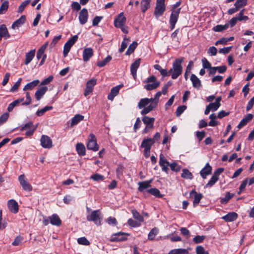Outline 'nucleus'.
<instances>
[{"instance_id": "obj_1", "label": "nucleus", "mask_w": 254, "mask_h": 254, "mask_svg": "<svg viewBox=\"0 0 254 254\" xmlns=\"http://www.w3.org/2000/svg\"><path fill=\"white\" fill-rule=\"evenodd\" d=\"M159 164L162 167V170L166 173L169 171L168 166L170 167L172 171L176 172H179L181 168V166L175 162L170 163L162 154L159 156Z\"/></svg>"}, {"instance_id": "obj_2", "label": "nucleus", "mask_w": 254, "mask_h": 254, "mask_svg": "<svg viewBox=\"0 0 254 254\" xmlns=\"http://www.w3.org/2000/svg\"><path fill=\"white\" fill-rule=\"evenodd\" d=\"M183 59H176L173 64V72L171 77L173 79H177L182 73V66L181 65Z\"/></svg>"}, {"instance_id": "obj_3", "label": "nucleus", "mask_w": 254, "mask_h": 254, "mask_svg": "<svg viewBox=\"0 0 254 254\" xmlns=\"http://www.w3.org/2000/svg\"><path fill=\"white\" fill-rule=\"evenodd\" d=\"M166 10L165 0H157L154 15L156 18L162 16Z\"/></svg>"}, {"instance_id": "obj_4", "label": "nucleus", "mask_w": 254, "mask_h": 254, "mask_svg": "<svg viewBox=\"0 0 254 254\" xmlns=\"http://www.w3.org/2000/svg\"><path fill=\"white\" fill-rule=\"evenodd\" d=\"M126 18L124 16L123 12L121 13L114 20V25L116 27L120 28L125 33H127V30L124 27Z\"/></svg>"}, {"instance_id": "obj_5", "label": "nucleus", "mask_w": 254, "mask_h": 254, "mask_svg": "<svg viewBox=\"0 0 254 254\" xmlns=\"http://www.w3.org/2000/svg\"><path fill=\"white\" fill-rule=\"evenodd\" d=\"M142 121L146 125L145 128L142 131L143 134L147 133L150 130V129L153 128L155 121V119L154 118L144 116L142 119Z\"/></svg>"}, {"instance_id": "obj_6", "label": "nucleus", "mask_w": 254, "mask_h": 254, "mask_svg": "<svg viewBox=\"0 0 254 254\" xmlns=\"http://www.w3.org/2000/svg\"><path fill=\"white\" fill-rule=\"evenodd\" d=\"M100 214V210L92 211L90 215L87 216V220L93 221L96 225L100 226L101 221Z\"/></svg>"}, {"instance_id": "obj_7", "label": "nucleus", "mask_w": 254, "mask_h": 254, "mask_svg": "<svg viewBox=\"0 0 254 254\" xmlns=\"http://www.w3.org/2000/svg\"><path fill=\"white\" fill-rule=\"evenodd\" d=\"M87 147L88 149L93 151H97L99 149V146L97 143L96 137L93 133H90L88 136Z\"/></svg>"}, {"instance_id": "obj_8", "label": "nucleus", "mask_w": 254, "mask_h": 254, "mask_svg": "<svg viewBox=\"0 0 254 254\" xmlns=\"http://www.w3.org/2000/svg\"><path fill=\"white\" fill-rule=\"evenodd\" d=\"M181 11V8H179L176 10L171 11V13L170 16L169 22H170V28L171 30L174 29L175 25L177 22L179 14Z\"/></svg>"}, {"instance_id": "obj_9", "label": "nucleus", "mask_w": 254, "mask_h": 254, "mask_svg": "<svg viewBox=\"0 0 254 254\" xmlns=\"http://www.w3.org/2000/svg\"><path fill=\"white\" fill-rule=\"evenodd\" d=\"M96 83L97 79L96 78H92L87 82L84 93V95L85 97L87 96L93 92V88L96 84Z\"/></svg>"}, {"instance_id": "obj_10", "label": "nucleus", "mask_w": 254, "mask_h": 254, "mask_svg": "<svg viewBox=\"0 0 254 254\" xmlns=\"http://www.w3.org/2000/svg\"><path fill=\"white\" fill-rule=\"evenodd\" d=\"M140 62L141 59H137L130 65V73L134 80L137 78L136 72L140 64Z\"/></svg>"}, {"instance_id": "obj_11", "label": "nucleus", "mask_w": 254, "mask_h": 254, "mask_svg": "<svg viewBox=\"0 0 254 254\" xmlns=\"http://www.w3.org/2000/svg\"><path fill=\"white\" fill-rule=\"evenodd\" d=\"M41 145L44 148H50L52 147V140L47 135H42L41 139Z\"/></svg>"}, {"instance_id": "obj_12", "label": "nucleus", "mask_w": 254, "mask_h": 254, "mask_svg": "<svg viewBox=\"0 0 254 254\" xmlns=\"http://www.w3.org/2000/svg\"><path fill=\"white\" fill-rule=\"evenodd\" d=\"M7 207L9 211L12 213L16 214L18 212L19 206L18 203L13 199L8 200Z\"/></svg>"}, {"instance_id": "obj_13", "label": "nucleus", "mask_w": 254, "mask_h": 254, "mask_svg": "<svg viewBox=\"0 0 254 254\" xmlns=\"http://www.w3.org/2000/svg\"><path fill=\"white\" fill-rule=\"evenodd\" d=\"M124 87L123 84H119L113 88H112L111 90L110 93L108 95V99L109 100L113 101L119 92L121 88Z\"/></svg>"}, {"instance_id": "obj_14", "label": "nucleus", "mask_w": 254, "mask_h": 254, "mask_svg": "<svg viewBox=\"0 0 254 254\" xmlns=\"http://www.w3.org/2000/svg\"><path fill=\"white\" fill-rule=\"evenodd\" d=\"M88 12L86 8H83L79 13V20L81 24H85L88 20Z\"/></svg>"}, {"instance_id": "obj_15", "label": "nucleus", "mask_w": 254, "mask_h": 254, "mask_svg": "<svg viewBox=\"0 0 254 254\" xmlns=\"http://www.w3.org/2000/svg\"><path fill=\"white\" fill-rule=\"evenodd\" d=\"M194 196V200L193 201V205L194 207L197 206L200 202V200L203 197V194L201 193H197L194 190H192L190 193V196Z\"/></svg>"}, {"instance_id": "obj_16", "label": "nucleus", "mask_w": 254, "mask_h": 254, "mask_svg": "<svg viewBox=\"0 0 254 254\" xmlns=\"http://www.w3.org/2000/svg\"><path fill=\"white\" fill-rule=\"evenodd\" d=\"M127 233L118 232L112 235L110 241L111 242H119L126 240Z\"/></svg>"}, {"instance_id": "obj_17", "label": "nucleus", "mask_w": 254, "mask_h": 254, "mask_svg": "<svg viewBox=\"0 0 254 254\" xmlns=\"http://www.w3.org/2000/svg\"><path fill=\"white\" fill-rule=\"evenodd\" d=\"M212 173V167L209 163H207L205 166L200 171V175L203 179H206L207 176Z\"/></svg>"}, {"instance_id": "obj_18", "label": "nucleus", "mask_w": 254, "mask_h": 254, "mask_svg": "<svg viewBox=\"0 0 254 254\" xmlns=\"http://www.w3.org/2000/svg\"><path fill=\"white\" fill-rule=\"evenodd\" d=\"M152 181L153 179H151L149 180L138 182V191L140 192H143L144 190L149 188L150 187V184L152 182Z\"/></svg>"}, {"instance_id": "obj_19", "label": "nucleus", "mask_w": 254, "mask_h": 254, "mask_svg": "<svg viewBox=\"0 0 254 254\" xmlns=\"http://www.w3.org/2000/svg\"><path fill=\"white\" fill-rule=\"evenodd\" d=\"M238 214L235 212H229L226 215L222 217L226 222H232L236 220L238 218Z\"/></svg>"}, {"instance_id": "obj_20", "label": "nucleus", "mask_w": 254, "mask_h": 254, "mask_svg": "<svg viewBox=\"0 0 254 254\" xmlns=\"http://www.w3.org/2000/svg\"><path fill=\"white\" fill-rule=\"evenodd\" d=\"M254 118V115L252 114H248L245 118H244L240 122L237 126L239 129L246 126L248 122L251 121Z\"/></svg>"}, {"instance_id": "obj_21", "label": "nucleus", "mask_w": 254, "mask_h": 254, "mask_svg": "<svg viewBox=\"0 0 254 254\" xmlns=\"http://www.w3.org/2000/svg\"><path fill=\"white\" fill-rule=\"evenodd\" d=\"M50 223L53 225L60 226L62 224V221L59 216L56 214H53L49 217Z\"/></svg>"}, {"instance_id": "obj_22", "label": "nucleus", "mask_w": 254, "mask_h": 254, "mask_svg": "<svg viewBox=\"0 0 254 254\" xmlns=\"http://www.w3.org/2000/svg\"><path fill=\"white\" fill-rule=\"evenodd\" d=\"M153 144L154 141L152 140L151 138H144L141 143V147L144 149H151Z\"/></svg>"}, {"instance_id": "obj_23", "label": "nucleus", "mask_w": 254, "mask_h": 254, "mask_svg": "<svg viewBox=\"0 0 254 254\" xmlns=\"http://www.w3.org/2000/svg\"><path fill=\"white\" fill-rule=\"evenodd\" d=\"M48 88L46 86L42 87L38 89L35 94V96L37 101L40 100L43 96L47 91Z\"/></svg>"}, {"instance_id": "obj_24", "label": "nucleus", "mask_w": 254, "mask_h": 254, "mask_svg": "<svg viewBox=\"0 0 254 254\" xmlns=\"http://www.w3.org/2000/svg\"><path fill=\"white\" fill-rule=\"evenodd\" d=\"M26 21V16L25 15H21L20 17L15 20L12 24L11 27L12 29H15L22 25Z\"/></svg>"}, {"instance_id": "obj_25", "label": "nucleus", "mask_w": 254, "mask_h": 254, "mask_svg": "<svg viewBox=\"0 0 254 254\" xmlns=\"http://www.w3.org/2000/svg\"><path fill=\"white\" fill-rule=\"evenodd\" d=\"M93 51L92 49H84L83 52V60L84 62H88L92 57Z\"/></svg>"}, {"instance_id": "obj_26", "label": "nucleus", "mask_w": 254, "mask_h": 254, "mask_svg": "<svg viewBox=\"0 0 254 254\" xmlns=\"http://www.w3.org/2000/svg\"><path fill=\"white\" fill-rule=\"evenodd\" d=\"M190 80L194 88L199 89L201 86L200 80L195 74H192L191 75Z\"/></svg>"}, {"instance_id": "obj_27", "label": "nucleus", "mask_w": 254, "mask_h": 254, "mask_svg": "<svg viewBox=\"0 0 254 254\" xmlns=\"http://www.w3.org/2000/svg\"><path fill=\"white\" fill-rule=\"evenodd\" d=\"M35 55V49H32L29 52L27 53L25 56V64L27 65L29 64L34 57Z\"/></svg>"}, {"instance_id": "obj_28", "label": "nucleus", "mask_w": 254, "mask_h": 254, "mask_svg": "<svg viewBox=\"0 0 254 254\" xmlns=\"http://www.w3.org/2000/svg\"><path fill=\"white\" fill-rule=\"evenodd\" d=\"M84 117L80 114L75 115L72 119L70 123V127L78 124L80 121L84 120Z\"/></svg>"}, {"instance_id": "obj_29", "label": "nucleus", "mask_w": 254, "mask_h": 254, "mask_svg": "<svg viewBox=\"0 0 254 254\" xmlns=\"http://www.w3.org/2000/svg\"><path fill=\"white\" fill-rule=\"evenodd\" d=\"M234 193H232L230 192H227L225 193V196L224 197H220V202L221 204H226L232 197H234Z\"/></svg>"}, {"instance_id": "obj_30", "label": "nucleus", "mask_w": 254, "mask_h": 254, "mask_svg": "<svg viewBox=\"0 0 254 254\" xmlns=\"http://www.w3.org/2000/svg\"><path fill=\"white\" fill-rule=\"evenodd\" d=\"M151 0H142L140 2L141 11L145 13L150 7Z\"/></svg>"}, {"instance_id": "obj_31", "label": "nucleus", "mask_w": 254, "mask_h": 254, "mask_svg": "<svg viewBox=\"0 0 254 254\" xmlns=\"http://www.w3.org/2000/svg\"><path fill=\"white\" fill-rule=\"evenodd\" d=\"M222 100V98L221 96L218 97L216 100L215 102L211 103L209 104V106L210 107L211 109L213 111H216L219 107L220 106V101Z\"/></svg>"}, {"instance_id": "obj_32", "label": "nucleus", "mask_w": 254, "mask_h": 254, "mask_svg": "<svg viewBox=\"0 0 254 254\" xmlns=\"http://www.w3.org/2000/svg\"><path fill=\"white\" fill-rule=\"evenodd\" d=\"M156 107V102H153L150 105L146 107H145L141 111V114L142 115H146L152 111Z\"/></svg>"}, {"instance_id": "obj_33", "label": "nucleus", "mask_w": 254, "mask_h": 254, "mask_svg": "<svg viewBox=\"0 0 254 254\" xmlns=\"http://www.w3.org/2000/svg\"><path fill=\"white\" fill-rule=\"evenodd\" d=\"M76 149L79 155L84 156L85 155L86 149L83 144L77 143L76 145Z\"/></svg>"}, {"instance_id": "obj_34", "label": "nucleus", "mask_w": 254, "mask_h": 254, "mask_svg": "<svg viewBox=\"0 0 254 254\" xmlns=\"http://www.w3.org/2000/svg\"><path fill=\"white\" fill-rule=\"evenodd\" d=\"M147 191L150 194L153 195L158 198H162L163 196V195L160 193V190L155 188L147 190Z\"/></svg>"}, {"instance_id": "obj_35", "label": "nucleus", "mask_w": 254, "mask_h": 254, "mask_svg": "<svg viewBox=\"0 0 254 254\" xmlns=\"http://www.w3.org/2000/svg\"><path fill=\"white\" fill-rule=\"evenodd\" d=\"M39 83L38 79L34 80L29 83H28L25 85L23 88V90L26 91L27 90H32L35 87H36Z\"/></svg>"}, {"instance_id": "obj_36", "label": "nucleus", "mask_w": 254, "mask_h": 254, "mask_svg": "<svg viewBox=\"0 0 254 254\" xmlns=\"http://www.w3.org/2000/svg\"><path fill=\"white\" fill-rule=\"evenodd\" d=\"M77 35L72 36L65 43L64 48H71L77 41Z\"/></svg>"}, {"instance_id": "obj_37", "label": "nucleus", "mask_w": 254, "mask_h": 254, "mask_svg": "<svg viewBox=\"0 0 254 254\" xmlns=\"http://www.w3.org/2000/svg\"><path fill=\"white\" fill-rule=\"evenodd\" d=\"M146 85H144V88L150 91L156 89L160 84V82H155L152 83H147Z\"/></svg>"}, {"instance_id": "obj_38", "label": "nucleus", "mask_w": 254, "mask_h": 254, "mask_svg": "<svg viewBox=\"0 0 254 254\" xmlns=\"http://www.w3.org/2000/svg\"><path fill=\"white\" fill-rule=\"evenodd\" d=\"M45 49H39L37 53V58L39 60L41 58H42V60L40 62V64L41 65L44 63L45 60L46 58V55L44 54Z\"/></svg>"}, {"instance_id": "obj_39", "label": "nucleus", "mask_w": 254, "mask_h": 254, "mask_svg": "<svg viewBox=\"0 0 254 254\" xmlns=\"http://www.w3.org/2000/svg\"><path fill=\"white\" fill-rule=\"evenodd\" d=\"M150 103V100L149 98H145L141 99L138 104V107L141 109L144 108Z\"/></svg>"}, {"instance_id": "obj_40", "label": "nucleus", "mask_w": 254, "mask_h": 254, "mask_svg": "<svg viewBox=\"0 0 254 254\" xmlns=\"http://www.w3.org/2000/svg\"><path fill=\"white\" fill-rule=\"evenodd\" d=\"M181 177L183 178L186 179H190L191 180L193 178V175L187 169H183L182 170V173L181 174Z\"/></svg>"}, {"instance_id": "obj_41", "label": "nucleus", "mask_w": 254, "mask_h": 254, "mask_svg": "<svg viewBox=\"0 0 254 254\" xmlns=\"http://www.w3.org/2000/svg\"><path fill=\"white\" fill-rule=\"evenodd\" d=\"M229 27V23H226L224 25H217L213 27L212 30L215 32H221L226 30Z\"/></svg>"}, {"instance_id": "obj_42", "label": "nucleus", "mask_w": 254, "mask_h": 254, "mask_svg": "<svg viewBox=\"0 0 254 254\" xmlns=\"http://www.w3.org/2000/svg\"><path fill=\"white\" fill-rule=\"evenodd\" d=\"M168 254H189V252L184 249H176L171 250Z\"/></svg>"}, {"instance_id": "obj_43", "label": "nucleus", "mask_w": 254, "mask_h": 254, "mask_svg": "<svg viewBox=\"0 0 254 254\" xmlns=\"http://www.w3.org/2000/svg\"><path fill=\"white\" fill-rule=\"evenodd\" d=\"M234 37H230L229 38H222L215 42V45L217 46L218 44L226 45L228 41H232L234 40Z\"/></svg>"}, {"instance_id": "obj_44", "label": "nucleus", "mask_w": 254, "mask_h": 254, "mask_svg": "<svg viewBox=\"0 0 254 254\" xmlns=\"http://www.w3.org/2000/svg\"><path fill=\"white\" fill-rule=\"evenodd\" d=\"M112 60V57L111 56H108L104 60L101 61H98L97 63L98 66L102 67L104 66L107 64L109 63Z\"/></svg>"}, {"instance_id": "obj_45", "label": "nucleus", "mask_w": 254, "mask_h": 254, "mask_svg": "<svg viewBox=\"0 0 254 254\" xmlns=\"http://www.w3.org/2000/svg\"><path fill=\"white\" fill-rule=\"evenodd\" d=\"M52 109H53L52 106H47L42 109L38 110L36 112V114L37 116L40 117V116H43L47 111L51 110Z\"/></svg>"}, {"instance_id": "obj_46", "label": "nucleus", "mask_w": 254, "mask_h": 254, "mask_svg": "<svg viewBox=\"0 0 254 254\" xmlns=\"http://www.w3.org/2000/svg\"><path fill=\"white\" fill-rule=\"evenodd\" d=\"M159 232V230L158 228H154L151 230V231L149 232L148 235V238L150 240H154L155 237L158 234Z\"/></svg>"}, {"instance_id": "obj_47", "label": "nucleus", "mask_w": 254, "mask_h": 254, "mask_svg": "<svg viewBox=\"0 0 254 254\" xmlns=\"http://www.w3.org/2000/svg\"><path fill=\"white\" fill-rule=\"evenodd\" d=\"M9 6V2L7 0H5L2 3L0 6V14L5 13L7 10Z\"/></svg>"}, {"instance_id": "obj_48", "label": "nucleus", "mask_w": 254, "mask_h": 254, "mask_svg": "<svg viewBox=\"0 0 254 254\" xmlns=\"http://www.w3.org/2000/svg\"><path fill=\"white\" fill-rule=\"evenodd\" d=\"M142 222L138 220H134L132 219H128V225L131 227H138L141 225Z\"/></svg>"}, {"instance_id": "obj_49", "label": "nucleus", "mask_w": 254, "mask_h": 254, "mask_svg": "<svg viewBox=\"0 0 254 254\" xmlns=\"http://www.w3.org/2000/svg\"><path fill=\"white\" fill-rule=\"evenodd\" d=\"M219 178L212 176L209 182L206 184L204 188H209L212 187L218 180Z\"/></svg>"}, {"instance_id": "obj_50", "label": "nucleus", "mask_w": 254, "mask_h": 254, "mask_svg": "<svg viewBox=\"0 0 254 254\" xmlns=\"http://www.w3.org/2000/svg\"><path fill=\"white\" fill-rule=\"evenodd\" d=\"M131 213L135 219L141 222L143 221V217L135 209L131 210Z\"/></svg>"}, {"instance_id": "obj_51", "label": "nucleus", "mask_w": 254, "mask_h": 254, "mask_svg": "<svg viewBox=\"0 0 254 254\" xmlns=\"http://www.w3.org/2000/svg\"><path fill=\"white\" fill-rule=\"evenodd\" d=\"M30 2V0H25L18 6L17 12L21 13L26 6Z\"/></svg>"}, {"instance_id": "obj_52", "label": "nucleus", "mask_w": 254, "mask_h": 254, "mask_svg": "<svg viewBox=\"0 0 254 254\" xmlns=\"http://www.w3.org/2000/svg\"><path fill=\"white\" fill-rule=\"evenodd\" d=\"M36 127H34L33 124L32 122H29L21 127L20 131H23L25 129H31L33 128H36Z\"/></svg>"}, {"instance_id": "obj_53", "label": "nucleus", "mask_w": 254, "mask_h": 254, "mask_svg": "<svg viewBox=\"0 0 254 254\" xmlns=\"http://www.w3.org/2000/svg\"><path fill=\"white\" fill-rule=\"evenodd\" d=\"M248 0H237L234 6H237L239 9L246 6L247 4Z\"/></svg>"}, {"instance_id": "obj_54", "label": "nucleus", "mask_w": 254, "mask_h": 254, "mask_svg": "<svg viewBox=\"0 0 254 254\" xmlns=\"http://www.w3.org/2000/svg\"><path fill=\"white\" fill-rule=\"evenodd\" d=\"M187 109V106L185 105L179 106L176 111V115L177 117H179Z\"/></svg>"}, {"instance_id": "obj_55", "label": "nucleus", "mask_w": 254, "mask_h": 254, "mask_svg": "<svg viewBox=\"0 0 254 254\" xmlns=\"http://www.w3.org/2000/svg\"><path fill=\"white\" fill-rule=\"evenodd\" d=\"M23 189L25 190L30 191L32 190V187L31 185L27 182V181L23 182L22 184H20Z\"/></svg>"}, {"instance_id": "obj_56", "label": "nucleus", "mask_w": 254, "mask_h": 254, "mask_svg": "<svg viewBox=\"0 0 254 254\" xmlns=\"http://www.w3.org/2000/svg\"><path fill=\"white\" fill-rule=\"evenodd\" d=\"M244 9L241 10L238 14V17H237V18L239 21H247L249 19L248 16L244 15Z\"/></svg>"}, {"instance_id": "obj_57", "label": "nucleus", "mask_w": 254, "mask_h": 254, "mask_svg": "<svg viewBox=\"0 0 254 254\" xmlns=\"http://www.w3.org/2000/svg\"><path fill=\"white\" fill-rule=\"evenodd\" d=\"M205 236H199L197 235L195 236L193 239V242L195 244H199L202 243L203 240L205 239Z\"/></svg>"}, {"instance_id": "obj_58", "label": "nucleus", "mask_w": 254, "mask_h": 254, "mask_svg": "<svg viewBox=\"0 0 254 254\" xmlns=\"http://www.w3.org/2000/svg\"><path fill=\"white\" fill-rule=\"evenodd\" d=\"M77 242L79 244L85 246H88L90 245L89 241L85 237H81L77 239Z\"/></svg>"}, {"instance_id": "obj_59", "label": "nucleus", "mask_w": 254, "mask_h": 254, "mask_svg": "<svg viewBox=\"0 0 254 254\" xmlns=\"http://www.w3.org/2000/svg\"><path fill=\"white\" fill-rule=\"evenodd\" d=\"M22 79L20 78L11 88L10 91L11 92H14L16 91L19 87Z\"/></svg>"}, {"instance_id": "obj_60", "label": "nucleus", "mask_w": 254, "mask_h": 254, "mask_svg": "<svg viewBox=\"0 0 254 254\" xmlns=\"http://www.w3.org/2000/svg\"><path fill=\"white\" fill-rule=\"evenodd\" d=\"M9 117V114L7 113H3L0 117V126L4 123L8 119Z\"/></svg>"}, {"instance_id": "obj_61", "label": "nucleus", "mask_w": 254, "mask_h": 254, "mask_svg": "<svg viewBox=\"0 0 254 254\" xmlns=\"http://www.w3.org/2000/svg\"><path fill=\"white\" fill-rule=\"evenodd\" d=\"M90 178L94 181H98L100 180H103L104 177L103 175H100L99 174H95L93 175H92Z\"/></svg>"}, {"instance_id": "obj_62", "label": "nucleus", "mask_w": 254, "mask_h": 254, "mask_svg": "<svg viewBox=\"0 0 254 254\" xmlns=\"http://www.w3.org/2000/svg\"><path fill=\"white\" fill-rule=\"evenodd\" d=\"M22 240L23 238L20 236H18L15 238L14 241L12 243V245L13 246H18L21 243Z\"/></svg>"}, {"instance_id": "obj_63", "label": "nucleus", "mask_w": 254, "mask_h": 254, "mask_svg": "<svg viewBox=\"0 0 254 254\" xmlns=\"http://www.w3.org/2000/svg\"><path fill=\"white\" fill-rule=\"evenodd\" d=\"M103 16H96L92 21V25L96 26L98 25L100 21L103 19Z\"/></svg>"}, {"instance_id": "obj_64", "label": "nucleus", "mask_w": 254, "mask_h": 254, "mask_svg": "<svg viewBox=\"0 0 254 254\" xmlns=\"http://www.w3.org/2000/svg\"><path fill=\"white\" fill-rule=\"evenodd\" d=\"M254 105V97H252L251 100L248 102L247 107L246 110L247 111H250L253 107Z\"/></svg>"}]
</instances>
